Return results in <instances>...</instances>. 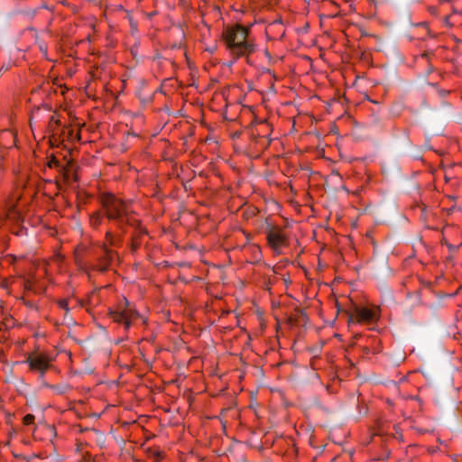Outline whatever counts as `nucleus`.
Listing matches in <instances>:
<instances>
[{"mask_svg": "<svg viewBox=\"0 0 462 462\" xmlns=\"http://www.w3.org/2000/svg\"><path fill=\"white\" fill-rule=\"evenodd\" d=\"M58 305L60 309L64 310L66 312H69V308L67 300H59Z\"/></svg>", "mask_w": 462, "mask_h": 462, "instance_id": "obj_7", "label": "nucleus"}, {"mask_svg": "<svg viewBox=\"0 0 462 462\" xmlns=\"http://www.w3.org/2000/svg\"><path fill=\"white\" fill-rule=\"evenodd\" d=\"M60 393H63L64 392L62 391V388H60V391H59Z\"/></svg>", "mask_w": 462, "mask_h": 462, "instance_id": "obj_9", "label": "nucleus"}, {"mask_svg": "<svg viewBox=\"0 0 462 462\" xmlns=\"http://www.w3.org/2000/svg\"><path fill=\"white\" fill-rule=\"evenodd\" d=\"M34 416L32 414H27L23 417V423L25 425H31L33 423Z\"/></svg>", "mask_w": 462, "mask_h": 462, "instance_id": "obj_8", "label": "nucleus"}, {"mask_svg": "<svg viewBox=\"0 0 462 462\" xmlns=\"http://www.w3.org/2000/svg\"><path fill=\"white\" fill-rule=\"evenodd\" d=\"M60 393H63L64 392L62 391V388H60V391H59Z\"/></svg>", "mask_w": 462, "mask_h": 462, "instance_id": "obj_10", "label": "nucleus"}, {"mask_svg": "<svg viewBox=\"0 0 462 462\" xmlns=\"http://www.w3.org/2000/svg\"><path fill=\"white\" fill-rule=\"evenodd\" d=\"M224 37L227 48L234 54L243 56L254 51V44L248 39L247 31L241 25L226 29Z\"/></svg>", "mask_w": 462, "mask_h": 462, "instance_id": "obj_1", "label": "nucleus"}, {"mask_svg": "<svg viewBox=\"0 0 462 462\" xmlns=\"http://www.w3.org/2000/svg\"><path fill=\"white\" fill-rule=\"evenodd\" d=\"M2 222H3V218H2V217H0V224H1Z\"/></svg>", "mask_w": 462, "mask_h": 462, "instance_id": "obj_11", "label": "nucleus"}, {"mask_svg": "<svg viewBox=\"0 0 462 462\" xmlns=\"http://www.w3.org/2000/svg\"><path fill=\"white\" fill-rule=\"evenodd\" d=\"M110 316L116 322L124 324L125 328L128 329L132 320L138 317V313L125 298L124 303H121L116 310L110 311Z\"/></svg>", "mask_w": 462, "mask_h": 462, "instance_id": "obj_3", "label": "nucleus"}, {"mask_svg": "<svg viewBox=\"0 0 462 462\" xmlns=\"http://www.w3.org/2000/svg\"><path fill=\"white\" fill-rule=\"evenodd\" d=\"M355 319L359 323L374 324L379 319L377 308L357 307L355 310Z\"/></svg>", "mask_w": 462, "mask_h": 462, "instance_id": "obj_4", "label": "nucleus"}, {"mask_svg": "<svg viewBox=\"0 0 462 462\" xmlns=\"http://www.w3.org/2000/svg\"><path fill=\"white\" fill-rule=\"evenodd\" d=\"M267 239L270 245L274 249L278 250L286 244V237L284 234L278 229H272L268 235Z\"/></svg>", "mask_w": 462, "mask_h": 462, "instance_id": "obj_6", "label": "nucleus"}, {"mask_svg": "<svg viewBox=\"0 0 462 462\" xmlns=\"http://www.w3.org/2000/svg\"><path fill=\"white\" fill-rule=\"evenodd\" d=\"M51 360V357L45 355H32L28 357L27 363L32 371L39 372L43 376Z\"/></svg>", "mask_w": 462, "mask_h": 462, "instance_id": "obj_5", "label": "nucleus"}, {"mask_svg": "<svg viewBox=\"0 0 462 462\" xmlns=\"http://www.w3.org/2000/svg\"><path fill=\"white\" fill-rule=\"evenodd\" d=\"M102 204L110 220H114L120 225L131 224L130 209L122 199L112 194H107L103 197Z\"/></svg>", "mask_w": 462, "mask_h": 462, "instance_id": "obj_2", "label": "nucleus"}]
</instances>
